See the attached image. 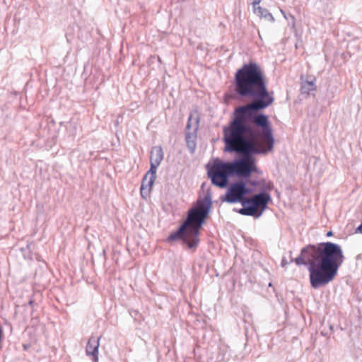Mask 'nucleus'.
<instances>
[{
	"instance_id": "obj_1",
	"label": "nucleus",
	"mask_w": 362,
	"mask_h": 362,
	"mask_svg": "<svg viewBox=\"0 0 362 362\" xmlns=\"http://www.w3.org/2000/svg\"><path fill=\"white\" fill-rule=\"evenodd\" d=\"M235 93L252 101L236 107L228 125L223 129L224 151L242 153L243 156L232 161L216 158L206 165L207 175L214 185L225 188L229 177L241 180L231 183L220 199L228 204L240 203L243 208L234 209L243 216L259 218L271 201L269 193L261 192L247 198L253 189L247 187L252 173L261 174L255 155H265L272 151L275 143L269 117L259 112L269 107L274 100L269 92L263 69L254 62L244 64L234 77Z\"/></svg>"
},
{
	"instance_id": "obj_2",
	"label": "nucleus",
	"mask_w": 362,
	"mask_h": 362,
	"mask_svg": "<svg viewBox=\"0 0 362 362\" xmlns=\"http://www.w3.org/2000/svg\"><path fill=\"white\" fill-rule=\"evenodd\" d=\"M345 257L341 246L332 242L309 244L303 247L295 259L288 262L283 258L281 266L285 267L294 262L298 266H307L310 286L314 289L324 287L337 275Z\"/></svg>"
},
{
	"instance_id": "obj_3",
	"label": "nucleus",
	"mask_w": 362,
	"mask_h": 362,
	"mask_svg": "<svg viewBox=\"0 0 362 362\" xmlns=\"http://www.w3.org/2000/svg\"><path fill=\"white\" fill-rule=\"evenodd\" d=\"M211 204V197L206 195L187 214V218L183 223L188 228L184 242L189 249H194L198 245L199 230L209 213Z\"/></svg>"
},
{
	"instance_id": "obj_4",
	"label": "nucleus",
	"mask_w": 362,
	"mask_h": 362,
	"mask_svg": "<svg viewBox=\"0 0 362 362\" xmlns=\"http://www.w3.org/2000/svg\"><path fill=\"white\" fill-rule=\"evenodd\" d=\"M160 165H156L151 163V167L149 170L146 173L143 178L141 186V195L145 197V194L147 195L156 178V170Z\"/></svg>"
},
{
	"instance_id": "obj_5",
	"label": "nucleus",
	"mask_w": 362,
	"mask_h": 362,
	"mask_svg": "<svg viewBox=\"0 0 362 362\" xmlns=\"http://www.w3.org/2000/svg\"><path fill=\"white\" fill-rule=\"evenodd\" d=\"M191 117L188 119L187 127H186V133H185V140L187 143V146L191 153H194L195 149L197 148V133L199 127L198 120L194 122V127L192 131L191 129Z\"/></svg>"
},
{
	"instance_id": "obj_6",
	"label": "nucleus",
	"mask_w": 362,
	"mask_h": 362,
	"mask_svg": "<svg viewBox=\"0 0 362 362\" xmlns=\"http://www.w3.org/2000/svg\"><path fill=\"white\" fill-rule=\"evenodd\" d=\"M163 148L160 146H153L151 151L150 163L160 165L163 160Z\"/></svg>"
},
{
	"instance_id": "obj_7",
	"label": "nucleus",
	"mask_w": 362,
	"mask_h": 362,
	"mask_svg": "<svg viewBox=\"0 0 362 362\" xmlns=\"http://www.w3.org/2000/svg\"><path fill=\"white\" fill-rule=\"evenodd\" d=\"M188 228L186 227V224H182L179 228L172 233L168 238V241H174L178 239H182V241H184L185 236L187 234ZM185 244H186L185 242H183Z\"/></svg>"
},
{
	"instance_id": "obj_8",
	"label": "nucleus",
	"mask_w": 362,
	"mask_h": 362,
	"mask_svg": "<svg viewBox=\"0 0 362 362\" xmlns=\"http://www.w3.org/2000/svg\"><path fill=\"white\" fill-rule=\"evenodd\" d=\"M254 12L260 18H264L269 22H273L274 18L272 14L266 8H262L259 6H253Z\"/></svg>"
},
{
	"instance_id": "obj_9",
	"label": "nucleus",
	"mask_w": 362,
	"mask_h": 362,
	"mask_svg": "<svg viewBox=\"0 0 362 362\" xmlns=\"http://www.w3.org/2000/svg\"><path fill=\"white\" fill-rule=\"evenodd\" d=\"M316 88L315 84L313 81H305L301 83V94L308 95L310 91L315 90Z\"/></svg>"
},
{
	"instance_id": "obj_10",
	"label": "nucleus",
	"mask_w": 362,
	"mask_h": 362,
	"mask_svg": "<svg viewBox=\"0 0 362 362\" xmlns=\"http://www.w3.org/2000/svg\"><path fill=\"white\" fill-rule=\"evenodd\" d=\"M248 183L252 186V187H257L259 185H263V189L262 192H264V190L266 189H272V187H273V185L272 182H268L267 183L265 180H262L260 181H257V180H250L248 182Z\"/></svg>"
},
{
	"instance_id": "obj_11",
	"label": "nucleus",
	"mask_w": 362,
	"mask_h": 362,
	"mask_svg": "<svg viewBox=\"0 0 362 362\" xmlns=\"http://www.w3.org/2000/svg\"><path fill=\"white\" fill-rule=\"evenodd\" d=\"M98 347H99V338H98L96 346H95L92 350V360L93 361V362H98Z\"/></svg>"
},
{
	"instance_id": "obj_12",
	"label": "nucleus",
	"mask_w": 362,
	"mask_h": 362,
	"mask_svg": "<svg viewBox=\"0 0 362 362\" xmlns=\"http://www.w3.org/2000/svg\"><path fill=\"white\" fill-rule=\"evenodd\" d=\"M86 353L88 356H90V338H89L87 341Z\"/></svg>"
},
{
	"instance_id": "obj_13",
	"label": "nucleus",
	"mask_w": 362,
	"mask_h": 362,
	"mask_svg": "<svg viewBox=\"0 0 362 362\" xmlns=\"http://www.w3.org/2000/svg\"><path fill=\"white\" fill-rule=\"evenodd\" d=\"M356 233H362V223L360 224L356 229Z\"/></svg>"
},
{
	"instance_id": "obj_14",
	"label": "nucleus",
	"mask_w": 362,
	"mask_h": 362,
	"mask_svg": "<svg viewBox=\"0 0 362 362\" xmlns=\"http://www.w3.org/2000/svg\"><path fill=\"white\" fill-rule=\"evenodd\" d=\"M261 0H253L252 4L253 6H257L260 3Z\"/></svg>"
},
{
	"instance_id": "obj_15",
	"label": "nucleus",
	"mask_w": 362,
	"mask_h": 362,
	"mask_svg": "<svg viewBox=\"0 0 362 362\" xmlns=\"http://www.w3.org/2000/svg\"><path fill=\"white\" fill-rule=\"evenodd\" d=\"M332 235H333V233L332 230L328 231L326 234L327 237H331V236H332Z\"/></svg>"
},
{
	"instance_id": "obj_16",
	"label": "nucleus",
	"mask_w": 362,
	"mask_h": 362,
	"mask_svg": "<svg viewBox=\"0 0 362 362\" xmlns=\"http://www.w3.org/2000/svg\"><path fill=\"white\" fill-rule=\"evenodd\" d=\"M33 304H34V300H30L29 302H28V305H30V306H33Z\"/></svg>"
},
{
	"instance_id": "obj_17",
	"label": "nucleus",
	"mask_w": 362,
	"mask_h": 362,
	"mask_svg": "<svg viewBox=\"0 0 362 362\" xmlns=\"http://www.w3.org/2000/svg\"><path fill=\"white\" fill-rule=\"evenodd\" d=\"M290 17H291V18L292 19L293 24H294V23H295V20H296V19H295V17H294L293 15H290Z\"/></svg>"
},
{
	"instance_id": "obj_18",
	"label": "nucleus",
	"mask_w": 362,
	"mask_h": 362,
	"mask_svg": "<svg viewBox=\"0 0 362 362\" xmlns=\"http://www.w3.org/2000/svg\"><path fill=\"white\" fill-rule=\"evenodd\" d=\"M88 230V226H86V228H85V231L87 232Z\"/></svg>"
},
{
	"instance_id": "obj_19",
	"label": "nucleus",
	"mask_w": 362,
	"mask_h": 362,
	"mask_svg": "<svg viewBox=\"0 0 362 362\" xmlns=\"http://www.w3.org/2000/svg\"><path fill=\"white\" fill-rule=\"evenodd\" d=\"M90 246V242H88V247H89Z\"/></svg>"
}]
</instances>
